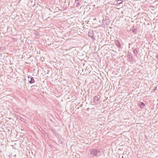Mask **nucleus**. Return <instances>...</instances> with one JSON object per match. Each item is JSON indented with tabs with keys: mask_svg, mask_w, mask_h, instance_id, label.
Listing matches in <instances>:
<instances>
[{
	"mask_svg": "<svg viewBox=\"0 0 158 158\" xmlns=\"http://www.w3.org/2000/svg\"><path fill=\"white\" fill-rule=\"evenodd\" d=\"M88 35L89 36L92 37L93 39H95L94 38H93V36H94V33L93 31H89L88 33Z\"/></svg>",
	"mask_w": 158,
	"mask_h": 158,
	"instance_id": "obj_4",
	"label": "nucleus"
},
{
	"mask_svg": "<svg viewBox=\"0 0 158 158\" xmlns=\"http://www.w3.org/2000/svg\"><path fill=\"white\" fill-rule=\"evenodd\" d=\"M122 158H124V157H123V156H122Z\"/></svg>",
	"mask_w": 158,
	"mask_h": 158,
	"instance_id": "obj_15",
	"label": "nucleus"
},
{
	"mask_svg": "<svg viewBox=\"0 0 158 158\" xmlns=\"http://www.w3.org/2000/svg\"><path fill=\"white\" fill-rule=\"evenodd\" d=\"M34 34L36 35L37 36L38 35V33L37 31H34Z\"/></svg>",
	"mask_w": 158,
	"mask_h": 158,
	"instance_id": "obj_11",
	"label": "nucleus"
},
{
	"mask_svg": "<svg viewBox=\"0 0 158 158\" xmlns=\"http://www.w3.org/2000/svg\"><path fill=\"white\" fill-rule=\"evenodd\" d=\"M34 86H35V85H33V86H31V87H32Z\"/></svg>",
	"mask_w": 158,
	"mask_h": 158,
	"instance_id": "obj_14",
	"label": "nucleus"
},
{
	"mask_svg": "<svg viewBox=\"0 0 158 158\" xmlns=\"http://www.w3.org/2000/svg\"><path fill=\"white\" fill-rule=\"evenodd\" d=\"M133 33L134 34H136L137 33V30L136 29H134L133 31Z\"/></svg>",
	"mask_w": 158,
	"mask_h": 158,
	"instance_id": "obj_10",
	"label": "nucleus"
},
{
	"mask_svg": "<svg viewBox=\"0 0 158 158\" xmlns=\"http://www.w3.org/2000/svg\"><path fill=\"white\" fill-rule=\"evenodd\" d=\"M90 152L91 155L96 157L100 156L101 155V152L99 150L94 148L91 149Z\"/></svg>",
	"mask_w": 158,
	"mask_h": 158,
	"instance_id": "obj_1",
	"label": "nucleus"
},
{
	"mask_svg": "<svg viewBox=\"0 0 158 158\" xmlns=\"http://www.w3.org/2000/svg\"><path fill=\"white\" fill-rule=\"evenodd\" d=\"M28 82L30 84H31L35 82L34 78L31 76L29 75L28 76Z\"/></svg>",
	"mask_w": 158,
	"mask_h": 158,
	"instance_id": "obj_2",
	"label": "nucleus"
},
{
	"mask_svg": "<svg viewBox=\"0 0 158 158\" xmlns=\"http://www.w3.org/2000/svg\"><path fill=\"white\" fill-rule=\"evenodd\" d=\"M123 2V1L122 0H118L117 1V3L118 4H121Z\"/></svg>",
	"mask_w": 158,
	"mask_h": 158,
	"instance_id": "obj_9",
	"label": "nucleus"
},
{
	"mask_svg": "<svg viewBox=\"0 0 158 158\" xmlns=\"http://www.w3.org/2000/svg\"><path fill=\"white\" fill-rule=\"evenodd\" d=\"M116 46L118 47L119 48H121V45L118 40H117L116 41Z\"/></svg>",
	"mask_w": 158,
	"mask_h": 158,
	"instance_id": "obj_6",
	"label": "nucleus"
},
{
	"mask_svg": "<svg viewBox=\"0 0 158 158\" xmlns=\"http://www.w3.org/2000/svg\"><path fill=\"white\" fill-rule=\"evenodd\" d=\"M131 58H131V57H129V59H130V60H131Z\"/></svg>",
	"mask_w": 158,
	"mask_h": 158,
	"instance_id": "obj_13",
	"label": "nucleus"
},
{
	"mask_svg": "<svg viewBox=\"0 0 158 158\" xmlns=\"http://www.w3.org/2000/svg\"><path fill=\"white\" fill-rule=\"evenodd\" d=\"M156 58L158 60V54L156 56Z\"/></svg>",
	"mask_w": 158,
	"mask_h": 158,
	"instance_id": "obj_12",
	"label": "nucleus"
},
{
	"mask_svg": "<svg viewBox=\"0 0 158 158\" xmlns=\"http://www.w3.org/2000/svg\"><path fill=\"white\" fill-rule=\"evenodd\" d=\"M74 5H76L77 7H78L80 5V0H75V1Z\"/></svg>",
	"mask_w": 158,
	"mask_h": 158,
	"instance_id": "obj_5",
	"label": "nucleus"
},
{
	"mask_svg": "<svg viewBox=\"0 0 158 158\" xmlns=\"http://www.w3.org/2000/svg\"><path fill=\"white\" fill-rule=\"evenodd\" d=\"M139 105L140 106V107L141 108H143L145 106V104L144 103L142 102L139 103Z\"/></svg>",
	"mask_w": 158,
	"mask_h": 158,
	"instance_id": "obj_7",
	"label": "nucleus"
},
{
	"mask_svg": "<svg viewBox=\"0 0 158 158\" xmlns=\"http://www.w3.org/2000/svg\"><path fill=\"white\" fill-rule=\"evenodd\" d=\"M51 130L54 134H55V135H56V131L55 129H52V128L51 129Z\"/></svg>",
	"mask_w": 158,
	"mask_h": 158,
	"instance_id": "obj_8",
	"label": "nucleus"
},
{
	"mask_svg": "<svg viewBox=\"0 0 158 158\" xmlns=\"http://www.w3.org/2000/svg\"><path fill=\"white\" fill-rule=\"evenodd\" d=\"M100 100L97 96H95L94 98V102L95 105H97L100 102Z\"/></svg>",
	"mask_w": 158,
	"mask_h": 158,
	"instance_id": "obj_3",
	"label": "nucleus"
}]
</instances>
